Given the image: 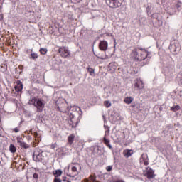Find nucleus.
I'll list each match as a JSON object with an SVG mask.
<instances>
[{"label":"nucleus","mask_w":182,"mask_h":182,"mask_svg":"<svg viewBox=\"0 0 182 182\" xmlns=\"http://www.w3.org/2000/svg\"><path fill=\"white\" fill-rule=\"evenodd\" d=\"M132 56L136 60H138L139 62H141L142 60H146V62H143V66L144 65H147L150 60H149V52L146 50V49L143 48H136L132 52Z\"/></svg>","instance_id":"nucleus-1"},{"label":"nucleus","mask_w":182,"mask_h":182,"mask_svg":"<svg viewBox=\"0 0 182 182\" xmlns=\"http://www.w3.org/2000/svg\"><path fill=\"white\" fill-rule=\"evenodd\" d=\"M28 103L30 105H33L37 109V112L39 113H42L43 112V109H45V101L43 100L32 97L29 101Z\"/></svg>","instance_id":"nucleus-2"},{"label":"nucleus","mask_w":182,"mask_h":182,"mask_svg":"<svg viewBox=\"0 0 182 182\" xmlns=\"http://www.w3.org/2000/svg\"><path fill=\"white\" fill-rule=\"evenodd\" d=\"M124 1V0H105V2L109 8L116 9L117 8H120V6H122Z\"/></svg>","instance_id":"nucleus-3"},{"label":"nucleus","mask_w":182,"mask_h":182,"mask_svg":"<svg viewBox=\"0 0 182 182\" xmlns=\"http://www.w3.org/2000/svg\"><path fill=\"white\" fill-rule=\"evenodd\" d=\"M42 153H43V151H42V149L39 148L36 149L33 155V159L34 161L41 162L43 161V155L42 154Z\"/></svg>","instance_id":"nucleus-4"},{"label":"nucleus","mask_w":182,"mask_h":182,"mask_svg":"<svg viewBox=\"0 0 182 182\" xmlns=\"http://www.w3.org/2000/svg\"><path fill=\"white\" fill-rule=\"evenodd\" d=\"M143 175L144 177H147L149 180L151 178H154V171L150 167H146L143 171Z\"/></svg>","instance_id":"nucleus-5"},{"label":"nucleus","mask_w":182,"mask_h":182,"mask_svg":"<svg viewBox=\"0 0 182 182\" xmlns=\"http://www.w3.org/2000/svg\"><path fill=\"white\" fill-rule=\"evenodd\" d=\"M58 53L62 58H69L70 56V51H69V48L67 47H60L58 49Z\"/></svg>","instance_id":"nucleus-6"},{"label":"nucleus","mask_w":182,"mask_h":182,"mask_svg":"<svg viewBox=\"0 0 182 182\" xmlns=\"http://www.w3.org/2000/svg\"><path fill=\"white\" fill-rule=\"evenodd\" d=\"M135 90H141L144 87V83L141 79L137 78L134 83Z\"/></svg>","instance_id":"nucleus-7"},{"label":"nucleus","mask_w":182,"mask_h":182,"mask_svg":"<svg viewBox=\"0 0 182 182\" xmlns=\"http://www.w3.org/2000/svg\"><path fill=\"white\" fill-rule=\"evenodd\" d=\"M171 97L174 100L182 101V90H178L174 91L172 92Z\"/></svg>","instance_id":"nucleus-8"},{"label":"nucleus","mask_w":182,"mask_h":182,"mask_svg":"<svg viewBox=\"0 0 182 182\" xmlns=\"http://www.w3.org/2000/svg\"><path fill=\"white\" fill-rule=\"evenodd\" d=\"M107 48H109V43L106 41H101L99 43V49L102 52H106L107 50Z\"/></svg>","instance_id":"nucleus-9"},{"label":"nucleus","mask_w":182,"mask_h":182,"mask_svg":"<svg viewBox=\"0 0 182 182\" xmlns=\"http://www.w3.org/2000/svg\"><path fill=\"white\" fill-rule=\"evenodd\" d=\"M17 140V144L21 148V149H29V144L22 141V138L21 136H18L16 138Z\"/></svg>","instance_id":"nucleus-10"},{"label":"nucleus","mask_w":182,"mask_h":182,"mask_svg":"<svg viewBox=\"0 0 182 182\" xmlns=\"http://www.w3.org/2000/svg\"><path fill=\"white\" fill-rule=\"evenodd\" d=\"M18 85L15 86L16 92H21L22 89H23V85L21 81L17 82Z\"/></svg>","instance_id":"nucleus-11"},{"label":"nucleus","mask_w":182,"mask_h":182,"mask_svg":"<svg viewBox=\"0 0 182 182\" xmlns=\"http://www.w3.org/2000/svg\"><path fill=\"white\" fill-rule=\"evenodd\" d=\"M103 142L107 147H108L110 150L113 149V146L110 144V140L106 139V137L103 138Z\"/></svg>","instance_id":"nucleus-12"},{"label":"nucleus","mask_w":182,"mask_h":182,"mask_svg":"<svg viewBox=\"0 0 182 182\" xmlns=\"http://www.w3.org/2000/svg\"><path fill=\"white\" fill-rule=\"evenodd\" d=\"M57 106H58V109H59V110H60V109H63V107H65V106H66V102H62L60 103V100H58L56 102H55Z\"/></svg>","instance_id":"nucleus-13"},{"label":"nucleus","mask_w":182,"mask_h":182,"mask_svg":"<svg viewBox=\"0 0 182 182\" xmlns=\"http://www.w3.org/2000/svg\"><path fill=\"white\" fill-rule=\"evenodd\" d=\"M132 154H133V150L126 149L124 151V157H127V159L132 156Z\"/></svg>","instance_id":"nucleus-14"},{"label":"nucleus","mask_w":182,"mask_h":182,"mask_svg":"<svg viewBox=\"0 0 182 182\" xmlns=\"http://www.w3.org/2000/svg\"><path fill=\"white\" fill-rule=\"evenodd\" d=\"M68 144L71 146L73 144V141H75V134H71L70 136H68Z\"/></svg>","instance_id":"nucleus-15"},{"label":"nucleus","mask_w":182,"mask_h":182,"mask_svg":"<svg viewBox=\"0 0 182 182\" xmlns=\"http://www.w3.org/2000/svg\"><path fill=\"white\" fill-rule=\"evenodd\" d=\"M133 100H134V99L133 97H127L124 98V102L127 105H130V103H132V102H133Z\"/></svg>","instance_id":"nucleus-16"},{"label":"nucleus","mask_w":182,"mask_h":182,"mask_svg":"<svg viewBox=\"0 0 182 182\" xmlns=\"http://www.w3.org/2000/svg\"><path fill=\"white\" fill-rule=\"evenodd\" d=\"M176 12H177L176 7H171L168 11V14H169V15H175Z\"/></svg>","instance_id":"nucleus-17"},{"label":"nucleus","mask_w":182,"mask_h":182,"mask_svg":"<svg viewBox=\"0 0 182 182\" xmlns=\"http://www.w3.org/2000/svg\"><path fill=\"white\" fill-rule=\"evenodd\" d=\"M93 53L95 55V56H96V58H97L98 59H101L102 60H106V59H107V55H99L97 54H96L95 53V51H93Z\"/></svg>","instance_id":"nucleus-18"},{"label":"nucleus","mask_w":182,"mask_h":182,"mask_svg":"<svg viewBox=\"0 0 182 182\" xmlns=\"http://www.w3.org/2000/svg\"><path fill=\"white\" fill-rule=\"evenodd\" d=\"M9 151L11 153H16V147L15 146V145L11 144L9 146Z\"/></svg>","instance_id":"nucleus-19"},{"label":"nucleus","mask_w":182,"mask_h":182,"mask_svg":"<svg viewBox=\"0 0 182 182\" xmlns=\"http://www.w3.org/2000/svg\"><path fill=\"white\" fill-rule=\"evenodd\" d=\"M181 107L180 105H173V107H171V110L172 112H177L178 110H180Z\"/></svg>","instance_id":"nucleus-20"},{"label":"nucleus","mask_w":182,"mask_h":182,"mask_svg":"<svg viewBox=\"0 0 182 182\" xmlns=\"http://www.w3.org/2000/svg\"><path fill=\"white\" fill-rule=\"evenodd\" d=\"M54 176L55 178L60 177V176H62V170L60 169L56 170L55 172L54 173Z\"/></svg>","instance_id":"nucleus-21"},{"label":"nucleus","mask_w":182,"mask_h":182,"mask_svg":"<svg viewBox=\"0 0 182 182\" xmlns=\"http://www.w3.org/2000/svg\"><path fill=\"white\" fill-rule=\"evenodd\" d=\"M87 70H88L90 76H95V69H93L92 68H88Z\"/></svg>","instance_id":"nucleus-22"},{"label":"nucleus","mask_w":182,"mask_h":182,"mask_svg":"<svg viewBox=\"0 0 182 182\" xmlns=\"http://www.w3.org/2000/svg\"><path fill=\"white\" fill-rule=\"evenodd\" d=\"M104 106H105V107H110L112 106V102H110V101L109 100H106L104 102Z\"/></svg>","instance_id":"nucleus-23"},{"label":"nucleus","mask_w":182,"mask_h":182,"mask_svg":"<svg viewBox=\"0 0 182 182\" xmlns=\"http://www.w3.org/2000/svg\"><path fill=\"white\" fill-rule=\"evenodd\" d=\"M40 53L41 55H46L48 53V49L46 48H40Z\"/></svg>","instance_id":"nucleus-24"},{"label":"nucleus","mask_w":182,"mask_h":182,"mask_svg":"<svg viewBox=\"0 0 182 182\" xmlns=\"http://www.w3.org/2000/svg\"><path fill=\"white\" fill-rule=\"evenodd\" d=\"M30 58L33 59V60H35V59H38V54L36 53H32Z\"/></svg>","instance_id":"nucleus-25"},{"label":"nucleus","mask_w":182,"mask_h":182,"mask_svg":"<svg viewBox=\"0 0 182 182\" xmlns=\"http://www.w3.org/2000/svg\"><path fill=\"white\" fill-rule=\"evenodd\" d=\"M79 110L80 112V113H79V117H78V119L77 121V124L80 122V120H82V109L80 108H79Z\"/></svg>","instance_id":"nucleus-26"},{"label":"nucleus","mask_w":182,"mask_h":182,"mask_svg":"<svg viewBox=\"0 0 182 182\" xmlns=\"http://www.w3.org/2000/svg\"><path fill=\"white\" fill-rule=\"evenodd\" d=\"M106 170L107 171H109V172L112 171V170H113V166H107Z\"/></svg>","instance_id":"nucleus-27"},{"label":"nucleus","mask_w":182,"mask_h":182,"mask_svg":"<svg viewBox=\"0 0 182 182\" xmlns=\"http://www.w3.org/2000/svg\"><path fill=\"white\" fill-rule=\"evenodd\" d=\"M104 127H105V129L106 130L105 131V136H106V134H109V127L106 125H104Z\"/></svg>","instance_id":"nucleus-28"},{"label":"nucleus","mask_w":182,"mask_h":182,"mask_svg":"<svg viewBox=\"0 0 182 182\" xmlns=\"http://www.w3.org/2000/svg\"><path fill=\"white\" fill-rule=\"evenodd\" d=\"M90 179L91 180V181L92 182H96V176H90Z\"/></svg>","instance_id":"nucleus-29"},{"label":"nucleus","mask_w":182,"mask_h":182,"mask_svg":"<svg viewBox=\"0 0 182 182\" xmlns=\"http://www.w3.org/2000/svg\"><path fill=\"white\" fill-rule=\"evenodd\" d=\"M71 170L73 173H76V171H77V168L76 166H73Z\"/></svg>","instance_id":"nucleus-30"},{"label":"nucleus","mask_w":182,"mask_h":182,"mask_svg":"<svg viewBox=\"0 0 182 182\" xmlns=\"http://www.w3.org/2000/svg\"><path fill=\"white\" fill-rule=\"evenodd\" d=\"M57 146H58V144L56 143H55V144H51L50 148L53 149H56Z\"/></svg>","instance_id":"nucleus-31"},{"label":"nucleus","mask_w":182,"mask_h":182,"mask_svg":"<svg viewBox=\"0 0 182 182\" xmlns=\"http://www.w3.org/2000/svg\"><path fill=\"white\" fill-rule=\"evenodd\" d=\"M53 182H62V181L59 178H55Z\"/></svg>","instance_id":"nucleus-32"},{"label":"nucleus","mask_w":182,"mask_h":182,"mask_svg":"<svg viewBox=\"0 0 182 182\" xmlns=\"http://www.w3.org/2000/svg\"><path fill=\"white\" fill-rule=\"evenodd\" d=\"M13 132H15V133H18V132H19V128L16 127V128L13 129Z\"/></svg>","instance_id":"nucleus-33"},{"label":"nucleus","mask_w":182,"mask_h":182,"mask_svg":"<svg viewBox=\"0 0 182 182\" xmlns=\"http://www.w3.org/2000/svg\"><path fill=\"white\" fill-rule=\"evenodd\" d=\"M33 178H35V180H38V173H33Z\"/></svg>","instance_id":"nucleus-34"},{"label":"nucleus","mask_w":182,"mask_h":182,"mask_svg":"<svg viewBox=\"0 0 182 182\" xmlns=\"http://www.w3.org/2000/svg\"><path fill=\"white\" fill-rule=\"evenodd\" d=\"M173 8H176V9H178V8H180V4H176V6H173Z\"/></svg>","instance_id":"nucleus-35"},{"label":"nucleus","mask_w":182,"mask_h":182,"mask_svg":"<svg viewBox=\"0 0 182 182\" xmlns=\"http://www.w3.org/2000/svg\"><path fill=\"white\" fill-rule=\"evenodd\" d=\"M117 44V43L116 42L115 38H114V47L116 48V45Z\"/></svg>","instance_id":"nucleus-36"},{"label":"nucleus","mask_w":182,"mask_h":182,"mask_svg":"<svg viewBox=\"0 0 182 182\" xmlns=\"http://www.w3.org/2000/svg\"><path fill=\"white\" fill-rule=\"evenodd\" d=\"M68 180H69V178L65 177L63 178V181H68Z\"/></svg>","instance_id":"nucleus-37"},{"label":"nucleus","mask_w":182,"mask_h":182,"mask_svg":"<svg viewBox=\"0 0 182 182\" xmlns=\"http://www.w3.org/2000/svg\"><path fill=\"white\" fill-rule=\"evenodd\" d=\"M33 135L36 137V136H38V132H33Z\"/></svg>","instance_id":"nucleus-38"},{"label":"nucleus","mask_w":182,"mask_h":182,"mask_svg":"<svg viewBox=\"0 0 182 182\" xmlns=\"http://www.w3.org/2000/svg\"><path fill=\"white\" fill-rule=\"evenodd\" d=\"M144 164H145V166H147V164H149V163L144 162Z\"/></svg>","instance_id":"nucleus-39"},{"label":"nucleus","mask_w":182,"mask_h":182,"mask_svg":"<svg viewBox=\"0 0 182 182\" xmlns=\"http://www.w3.org/2000/svg\"><path fill=\"white\" fill-rule=\"evenodd\" d=\"M173 48V46H169V49H171Z\"/></svg>","instance_id":"nucleus-40"},{"label":"nucleus","mask_w":182,"mask_h":182,"mask_svg":"<svg viewBox=\"0 0 182 182\" xmlns=\"http://www.w3.org/2000/svg\"><path fill=\"white\" fill-rule=\"evenodd\" d=\"M174 52H177V48H175V49H174Z\"/></svg>","instance_id":"nucleus-41"},{"label":"nucleus","mask_w":182,"mask_h":182,"mask_svg":"<svg viewBox=\"0 0 182 182\" xmlns=\"http://www.w3.org/2000/svg\"><path fill=\"white\" fill-rule=\"evenodd\" d=\"M66 182H72V181H70L69 179H68Z\"/></svg>","instance_id":"nucleus-42"},{"label":"nucleus","mask_w":182,"mask_h":182,"mask_svg":"<svg viewBox=\"0 0 182 182\" xmlns=\"http://www.w3.org/2000/svg\"><path fill=\"white\" fill-rule=\"evenodd\" d=\"M69 176V177H72L70 175H68Z\"/></svg>","instance_id":"nucleus-43"},{"label":"nucleus","mask_w":182,"mask_h":182,"mask_svg":"<svg viewBox=\"0 0 182 182\" xmlns=\"http://www.w3.org/2000/svg\"><path fill=\"white\" fill-rule=\"evenodd\" d=\"M32 134H33V133L31 132Z\"/></svg>","instance_id":"nucleus-44"},{"label":"nucleus","mask_w":182,"mask_h":182,"mask_svg":"<svg viewBox=\"0 0 182 182\" xmlns=\"http://www.w3.org/2000/svg\"><path fill=\"white\" fill-rule=\"evenodd\" d=\"M1 161H0V164H1Z\"/></svg>","instance_id":"nucleus-45"},{"label":"nucleus","mask_w":182,"mask_h":182,"mask_svg":"<svg viewBox=\"0 0 182 182\" xmlns=\"http://www.w3.org/2000/svg\"><path fill=\"white\" fill-rule=\"evenodd\" d=\"M0 137H1V134H0Z\"/></svg>","instance_id":"nucleus-46"}]
</instances>
